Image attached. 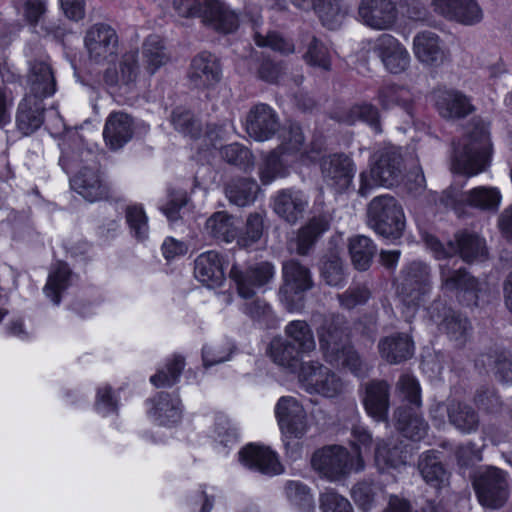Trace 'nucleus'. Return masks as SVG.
<instances>
[{
  "label": "nucleus",
  "instance_id": "1",
  "mask_svg": "<svg viewBox=\"0 0 512 512\" xmlns=\"http://www.w3.org/2000/svg\"><path fill=\"white\" fill-rule=\"evenodd\" d=\"M229 275L237 287L238 295L246 300L242 306L243 313L260 325L269 326L274 321L270 305L263 299H253V297L274 278V265L269 262H260L245 270L234 265Z\"/></svg>",
  "mask_w": 512,
  "mask_h": 512
},
{
  "label": "nucleus",
  "instance_id": "2",
  "mask_svg": "<svg viewBox=\"0 0 512 512\" xmlns=\"http://www.w3.org/2000/svg\"><path fill=\"white\" fill-rule=\"evenodd\" d=\"M33 97H26L20 104L17 113L19 130L29 135L43 123V106L41 98L51 96L56 91V83L50 66L43 61L31 65L28 77Z\"/></svg>",
  "mask_w": 512,
  "mask_h": 512
},
{
  "label": "nucleus",
  "instance_id": "3",
  "mask_svg": "<svg viewBox=\"0 0 512 512\" xmlns=\"http://www.w3.org/2000/svg\"><path fill=\"white\" fill-rule=\"evenodd\" d=\"M491 153L489 129L477 121L455 149L451 169L455 173L474 176L485 170Z\"/></svg>",
  "mask_w": 512,
  "mask_h": 512
},
{
  "label": "nucleus",
  "instance_id": "4",
  "mask_svg": "<svg viewBox=\"0 0 512 512\" xmlns=\"http://www.w3.org/2000/svg\"><path fill=\"white\" fill-rule=\"evenodd\" d=\"M178 16L198 17L202 23L221 33L234 32L239 16L224 0H173Z\"/></svg>",
  "mask_w": 512,
  "mask_h": 512
},
{
  "label": "nucleus",
  "instance_id": "5",
  "mask_svg": "<svg viewBox=\"0 0 512 512\" xmlns=\"http://www.w3.org/2000/svg\"><path fill=\"white\" fill-rule=\"evenodd\" d=\"M368 225L384 238H399L405 228L402 206L390 195L373 198L367 209Z\"/></svg>",
  "mask_w": 512,
  "mask_h": 512
},
{
  "label": "nucleus",
  "instance_id": "6",
  "mask_svg": "<svg viewBox=\"0 0 512 512\" xmlns=\"http://www.w3.org/2000/svg\"><path fill=\"white\" fill-rule=\"evenodd\" d=\"M426 247L436 259H444L459 254L466 262L481 261L487 256L486 243L479 235L462 232L455 236V242L449 241L446 245L433 235H426Z\"/></svg>",
  "mask_w": 512,
  "mask_h": 512
},
{
  "label": "nucleus",
  "instance_id": "7",
  "mask_svg": "<svg viewBox=\"0 0 512 512\" xmlns=\"http://www.w3.org/2000/svg\"><path fill=\"white\" fill-rule=\"evenodd\" d=\"M299 382L309 394L334 398L344 392L345 383L339 375L327 366L314 361L303 363L300 367Z\"/></svg>",
  "mask_w": 512,
  "mask_h": 512
},
{
  "label": "nucleus",
  "instance_id": "8",
  "mask_svg": "<svg viewBox=\"0 0 512 512\" xmlns=\"http://www.w3.org/2000/svg\"><path fill=\"white\" fill-rule=\"evenodd\" d=\"M311 463L315 470L331 480L364 468L360 450H316Z\"/></svg>",
  "mask_w": 512,
  "mask_h": 512
},
{
  "label": "nucleus",
  "instance_id": "9",
  "mask_svg": "<svg viewBox=\"0 0 512 512\" xmlns=\"http://www.w3.org/2000/svg\"><path fill=\"white\" fill-rule=\"evenodd\" d=\"M283 285L279 297L290 312L303 308V293L312 287L310 271L296 260H289L282 267Z\"/></svg>",
  "mask_w": 512,
  "mask_h": 512
},
{
  "label": "nucleus",
  "instance_id": "10",
  "mask_svg": "<svg viewBox=\"0 0 512 512\" xmlns=\"http://www.w3.org/2000/svg\"><path fill=\"white\" fill-rule=\"evenodd\" d=\"M430 268L422 262L414 261L401 271L398 292L408 308H417L431 292Z\"/></svg>",
  "mask_w": 512,
  "mask_h": 512
},
{
  "label": "nucleus",
  "instance_id": "11",
  "mask_svg": "<svg viewBox=\"0 0 512 512\" xmlns=\"http://www.w3.org/2000/svg\"><path fill=\"white\" fill-rule=\"evenodd\" d=\"M502 196L495 187L479 186L467 192L456 187H449L443 192L441 201L447 207L460 212L465 206L482 211H496L501 203Z\"/></svg>",
  "mask_w": 512,
  "mask_h": 512
},
{
  "label": "nucleus",
  "instance_id": "12",
  "mask_svg": "<svg viewBox=\"0 0 512 512\" xmlns=\"http://www.w3.org/2000/svg\"><path fill=\"white\" fill-rule=\"evenodd\" d=\"M402 174V159L400 154L392 149L381 153L376 164L370 172L360 174L359 194L367 196L370 190L377 185L393 186Z\"/></svg>",
  "mask_w": 512,
  "mask_h": 512
},
{
  "label": "nucleus",
  "instance_id": "13",
  "mask_svg": "<svg viewBox=\"0 0 512 512\" xmlns=\"http://www.w3.org/2000/svg\"><path fill=\"white\" fill-rule=\"evenodd\" d=\"M473 485L479 502L485 507L496 509L507 500V476L498 468L486 467L479 470Z\"/></svg>",
  "mask_w": 512,
  "mask_h": 512
},
{
  "label": "nucleus",
  "instance_id": "14",
  "mask_svg": "<svg viewBox=\"0 0 512 512\" xmlns=\"http://www.w3.org/2000/svg\"><path fill=\"white\" fill-rule=\"evenodd\" d=\"M84 44L90 60L96 63L112 61L119 52V37L108 24L92 25L85 34Z\"/></svg>",
  "mask_w": 512,
  "mask_h": 512
},
{
  "label": "nucleus",
  "instance_id": "15",
  "mask_svg": "<svg viewBox=\"0 0 512 512\" xmlns=\"http://www.w3.org/2000/svg\"><path fill=\"white\" fill-rule=\"evenodd\" d=\"M275 416L285 439H301L308 432L307 414L292 396H282L275 405Z\"/></svg>",
  "mask_w": 512,
  "mask_h": 512
},
{
  "label": "nucleus",
  "instance_id": "16",
  "mask_svg": "<svg viewBox=\"0 0 512 512\" xmlns=\"http://www.w3.org/2000/svg\"><path fill=\"white\" fill-rule=\"evenodd\" d=\"M349 329L341 316H331L318 329L320 349L327 362H337L340 353L350 346Z\"/></svg>",
  "mask_w": 512,
  "mask_h": 512
},
{
  "label": "nucleus",
  "instance_id": "17",
  "mask_svg": "<svg viewBox=\"0 0 512 512\" xmlns=\"http://www.w3.org/2000/svg\"><path fill=\"white\" fill-rule=\"evenodd\" d=\"M372 51L381 60L385 69L392 74H400L410 65V54L406 47L394 36L381 34L372 44Z\"/></svg>",
  "mask_w": 512,
  "mask_h": 512
},
{
  "label": "nucleus",
  "instance_id": "18",
  "mask_svg": "<svg viewBox=\"0 0 512 512\" xmlns=\"http://www.w3.org/2000/svg\"><path fill=\"white\" fill-rule=\"evenodd\" d=\"M321 171L325 183L336 193H342L351 187L356 170L348 156L331 154L322 158Z\"/></svg>",
  "mask_w": 512,
  "mask_h": 512
},
{
  "label": "nucleus",
  "instance_id": "19",
  "mask_svg": "<svg viewBox=\"0 0 512 512\" xmlns=\"http://www.w3.org/2000/svg\"><path fill=\"white\" fill-rule=\"evenodd\" d=\"M361 22L374 30H389L397 22L398 10L392 0H361L358 7Z\"/></svg>",
  "mask_w": 512,
  "mask_h": 512
},
{
  "label": "nucleus",
  "instance_id": "20",
  "mask_svg": "<svg viewBox=\"0 0 512 512\" xmlns=\"http://www.w3.org/2000/svg\"><path fill=\"white\" fill-rule=\"evenodd\" d=\"M441 287L445 291H456L466 305H477L478 282L462 268H453L448 263L440 265Z\"/></svg>",
  "mask_w": 512,
  "mask_h": 512
},
{
  "label": "nucleus",
  "instance_id": "21",
  "mask_svg": "<svg viewBox=\"0 0 512 512\" xmlns=\"http://www.w3.org/2000/svg\"><path fill=\"white\" fill-rule=\"evenodd\" d=\"M416 59L430 67H439L449 59V50L444 41L432 31H421L413 38Z\"/></svg>",
  "mask_w": 512,
  "mask_h": 512
},
{
  "label": "nucleus",
  "instance_id": "22",
  "mask_svg": "<svg viewBox=\"0 0 512 512\" xmlns=\"http://www.w3.org/2000/svg\"><path fill=\"white\" fill-rule=\"evenodd\" d=\"M430 319L436 323L440 329L446 332L451 340L464 342L470 324L466 317L455 313L447 308L445 303L438 300L434 301L427 309Z\"/></svg>",
  "mask_w": 512,
  "mask_h": 512
},
{
  "label": "nucleus",
  "instance_id": "23",
  "mask_svg": "<svg viewBox=\"0 0 512 512\" xmlns=\"http://www.w3.org/2000/svg\"><path fill=\"white\" fill-rule=\"evenodd\" d=\"M362 403L366 413L377 422H386L390 408V385L385 380H371L363 385Z\"/></svg>",
  "mask_w": 512,
  "mask_h": 512
},
{
  "label": "nucleus",
  "instance_id": "24",
  "mask_svg": "<svg viewBox=\"0 0 512 512\" xmlns=\"http://www.w3.org/2000/svg\"><path fill=\"white\" fill-rule=\"evenodd\" d=\"M279 122L275 111L266 104H257L246 117V131L256 141L270 139L278 130Z\"/></svg>",
  "mask_w": 512,
  "mask_h": 512
},
{
  "label": "nucleus",
  "instance_id": "25",
  "mask_svg": "<svg viewBox=\"0 0 512 512\" xmlns=\"http://www.w3.org/2000/svg\"><path fill=\"white\" fill-rule=\"evenodd\" d=\"M432 5L436 13L465 25H474L483 18L475 0H433Z\"/></svg>",
  "mask_w": 512,
  "mask_h": 512
},
{
  "label": "nucleus",
  "instance_id": "26",
  "mask_svg": "<svg viewBox=\"0 0 512 512\" xmlns=\"http://www.w3.org/2000/svg\"><path fill=\"white\" fill-rule=\"evenodd\" d=\"M140 74L138 64V52L130 51L125 53L119 67H108L103 74V82L108 87L126 88L130 90L134 87Z\"/></svg>",
  "mask_w": 512,
  "mask_h": 512
},
{
  "label": "nucleus",
  "instance_id": "27",
  "mask_svg": "<svg viewBox=\"0 0 512 512\" xmlns=\"http://www.w3.org/2000/svg\"><path fill=\"white\" fill-rule=\"evenodd\" d=\"M189 80L199 89L210 88L221 78V69L217 58L207 52L196 55L190 65Z\"/></svg>",
  "mask_w": 512,
  "mask_h": 512
},
{
  "label": "nucleus",
  "instance_id": "28",
  "mask_svg": "<svg viewBox=\"0 0 512 512\" xmlns=\"http://www.w3.org/2000/svg\"><path fill=\"white\" fill-rule=\"evenodd\" d=\"M134 134L133 118L122 111L112 112L106 119L103 137L106 145L118 150L128 143Z\"/></svg>",
  "mask_w": 512,
  "mask_h": 512
},
{
  "label": "nucleus",
  "instance_id": "29",
  "mask_svg": "<svg viewBox=\"0 0 512 512\" xmlns=\"http://www.w3.org/2000/svg\"><path fill=\"white\" fill-rule=\"evenodd\" d=\"M73 190L89 202H95L107 197L108 188L102 181L98 170L85 167L81 169L71 180Z\"/></svg>",
  "mask_w": 512,
  "mask_h": 512
},
{
  "label": "nucleus",
  "instance_id": "30",
  "mask_svg": "<svg viewBox=\"0 0 512 512\" xmlns=\"http://www.w3.org/2000/svg\"><path fill=\"white\" fill-rule=\"evenodd\" d=\"M194 275L209 288L219 287L225 279L220 254L213 250L200 254L195 259Z\"/></svg>",
  "mask_w": 512,
  "mask_h": 512
},
{
  "label": "nucleus",
  "instance_id": "31",
  "mask_svg": "<svg viewBox=\"0 0 512 512\" xmlns=\"http://www.w3.org/2000/svg\"><path fill=\"white\" fill-rule=\"evenodd\" d=\"M307 205L308 198L298 190H281L274 198V211L292 224L303 217Z\"/></svg>",
  "mask_w": 512,
  "mask_h": 512
},
{
  "label": "nucleus",
  "instance_id": "32",
  "mask_svg": "<svg viewBox=\"0 0 512 512\" xmlns=\"http://www.w3.org/2000/svg\"><path fill=\"white\" fill-rule=\"evenodd\" d=\"M149 415L159 425L172 426L177 424L182 417V406L179 397L168 393H159L152 400Z\"/></svg>",
  "mask_w": 512,
  "mask_h": 512
},
{
  "label": "nucleus",
  "instance_id": "33",
  "mask_svg": "<svg viewBox=\"0 0 512 512\" xmlns=\"http://www.w3.org/2000/svg\"><path fill=\"white\" fill-rule=\"evenodd\" d=\"M378 350L386 362L398 364L412 357L414 345L407 334L398 333L381 339Z\"/></svg>",
  "mask_w": 512,
  "mask_h": 512
},
{
  "label": "nucleus",
  "instance_id": "34",
  "mask_svg": "<svg viewBox=\"0 0 512 512\" xmlns=\"http://www.w3.org/2000/svg\"><path fill=\"white\" fill-rule=\"evenodd\" d=\"M439 114L446 119H456L467 116L473 111L470 100L456 90L440 91L436 98Z\"/></svg>",
  "mask_w": 512,
  "mask_h": 512
},
{
  "label": "nucleus",
  "instance_id": "35",
  "mask_svg": "<svg viewBox=\"0 0 512 512\" xmlns=\"http://www.w3.org/2000/svg\"><path fill=\"white\" fill-rule=\"evenodd\" d=\"M238 456L239 461L249 469L269 475L283 472V465L273 450H240Z\"/></svg>",
  "mask_w": 512,
  "mask_h": 512
},
{
  "label": "nucleus",
  "instance_id": "36",
  "mask_svg": "<svg viewBox=\"0 0 512 512\" xmlns=\"http://www.w3.org/2000/svg\"><path fill=\"white\" fill-rule=\"evenodd\" d=\"M268 354L275 364L290 371H295L304 357L291 342L282 337L272 339Z\"/></svg>",
  "mask_w": 512,
  "mask_h": 512
},
{
  "label": "nucleus",
  "instance_id": "37",
  "mask_svg": "<svg viewBox=\"0 0 512 512\" xmlns=\"http://www.w3.org/2000/svg\"><path fill=\"white\" fill-rule=\"evenodd\" d=\"M378 102L383 109L399 107L407 114L412 115L414 93L404 86L388 85L378 92Z\"/></svg>",
  "mask_w": 512,
  "mask_h": 512
},
{
  "label": "nucleus",
  "instance_id": "38",
  "mask_svg": "<svg viewBox=\"0 0 512 512\" xmlns=\"http://www.w3.org/2000/svg\"><path fill=\"white\" fill-rule=\"evenodd\" d=\"M287 340L304 356L309 355L316 348L314 334L307 322L294 320L284 329Z\"/></svg>",
  "mask_w": 512,
  "mask_h": 512
},
{
  "label": "nucleus",
  "instance_id": "39",
  "mask_svg": "<svg viewBox=\"0 0 512 512\" xmlns=\"http://www.w3.org/2000/svg\"><path fill=\"white\" fill-rule=\"evenodd\" d=\"M258 191L257 182L246 178L233 179L225 187V194L229 202L239 207L252 204Z\"/></svg>",
  "mask_w": 512,
  "mask_h": 512
},
{
  "label": "nucleus",
  "instance_id": "40",
  "mask_svg": "<svg viewBox=\"0 0 512 512\" xmlns=\"http://www.w3.org/2000/svg\"><path fill=\"white\" fill-rule=\"evenodd\" d=\"M348 10L344 0H316L313 8L322 24L331 30L340 26Z\"/></svg>",
  "mask_w": 512,
  "mask_h": 512
},
{
  "label": "nucleus",
  "instance_id": "41",
  "mask_svg": "<svg viewBox=\"0 0 512 512\" xmlns=\"http://www.w3.org/2000/svg\"><path fill=\"white\" fill-rule=\"evenodd\" d=\"M205 228L210 236L226 243L232 242L238 235L235 219L224 211L216 212L209 217Z\"/></svg>",
  "mask_w": 512,
  "mask_h": 512
},
{
  "label": "nucleus",
  "instance_id": "42",
  "mask_svg": "<svg viewBox=\"0 0 512 512\" xmlns=\"http://www.w3.org/2000/svg\"><path fill=\"white\" fill-rule=\"evenodd\" d=\"M397 428L406 438L420 441L428 432V424L421 415L399 408L395 411Z\"/></svg>",
  "mask_w": 512,
  "mask_h": 512
},
{
  "label": "nucleus",
  "instance_id": "43",
  "mask_svg": "<svg viewBox=\"0 0 512 512\" xmlns=\"http://www.w3.org/2000/svg\"><path fill=\"white\" fill-rule=\"evenodd\" d=\"M447 415L450 423L463 433H470L478 427V416L467 404L449 401Z\"/></svg>",
  "mask_w": 512,
  "mask_h": 512
},
{
  "label": "nucleus",
  "instance_id": "44",
  "mask_svg": "<svg viewBox=\"0 0 512 512\" xmlns=\"http://www.w3.org/2000/svg\"><path fill=\"white\" fill-rule=\"evenodd\" d=\"M375 245L372 240L363 235H357L349 240V253L354 267L365 271L370 267L375 254Z\"/></svg>",
  "mask_w": 512,
  "mask_h": 512
},
{
  "label": "nucleus",
  "instance_id": "45",
  "mask_svg": "<svg viewBox=\"0 0 512 512\" xmlns=\"http://www.w3.org/2000/svg\"><path fill=\"white\" fill-rule=\"evenodd\" d=\"M70 277L71 271L67 264L58 262L52 267L43 291L54 304L60 303V294L69 286Z\"/></svg>",
  "mask_w": 512,
  "mask_h": 512
},
{
  "label": "nucleus",
  "instance_id": "46",
  "mask_svg": "<svg viewBox=\"0 0 512 512\" xmlns=\"http://www.w3.org/2000/svg\"><path fill=\"white\" fill-rule=\"evenodd\" d=\"M142 54L146 63V70L153 75L161 66L168 61L163 40L158 35H150L146 38L142 47Z\"/></svg>",
  "mask_w": 512,
  "mask_h": 512
},
{
  "label": "nucleus",
  "instance_id": "47",
  "mask_svg": "<svg viewBox=\"0 0 512 512\" xmlns=\"http://www.w3.org/2000/svg\"><path fill=\"white\" fill-rule=\"evenodd\" d=\"M345 123L353 125L357 122L367 124L375 133L381 132L380 115L376 106L371 103H359L353 105L346 113Z\"/></svg>",
  "mask_w": 512,
  "mask_h": 512
},
{
  "label": "nucleus",
  "instance_id": "48",
  "mask_svg": "<svg viewBox=\"0 0 512 512\" xmlns=\"http://www.w3.org/2000/svg\"><path fill=\"white\" fill-rule=\"evenodd\" d=\"M184 366V358L181 355H173L156 374L151 376L150 381L157 388L170 387L177 383Z\"/></svg>",
  "mask_w": 512,
  "mask_h": 512
},
{
  "label": "nucleus",
  "instance_id": "49",
  "mask_svg": "<svg viewBox=\"0 0 512 512\" xmlns=\"http://www.w3.org/2000/svg\"><path fill=\"white\" fill-rule=\"evenodd\" d=\"M328 223L324 218H314L305 225L298 233L296 238V251L298 254L305 255L313 246L317 238L327 230Z\"/></svg>",
  "mask_w": 512,
  "mask_h": 512
},
{
  "label": "nucleus",
  "instance_id": "50",
  "mask_svg": "<svg viewBox=\"0 0 512 512\" xmlns=\"http://www.w3.org/2000/svg\"><path fill=\"white\" fill-rule=\"evenodd\" d=\"M419 470L424 480L435 488L444 486L448 481V473L428 451L423 453L421 457Z\"/></svg>",
  "mask_w": 512,
  "mask_h": 512
},
{
  "label": "nucleus",
  "instance_id": "51",
  "mask_svg": "<svg viewBox=\"0 0 512 512\" xmlns=\"http://www.w3.org/2000/svg\"><path fill=\"white\" fill-rule=\"evenodd\" d=\"M258 175L264 185H268L275 179L286 175L285 167L278 152L273 151L263 157L258 167Z\"/></svg>",
  "mask_w": 512,
  "mask_h": 512
},
{
  "label": "nucleus",
  "instance_id": "52",
  "mask_svg": "<svg viewBox=\"0 0 512 512\" xmlns=\"http://www.w3.org/2000/svg\"><path fill=\"white\" fill-rule=\"evenodd\" d=\"M330 363L349 370L359 378L366 377L371 369V366L360 357L351 345L340 353L337 362Z\"/></svg>",
  "mask_w": 512,
  "mask_h": 512
},
{
  "label": "nucleus",
  "instance_id": "53",
  "mask_svg": "<svg viewBox=\"0 0 512 512\" xmlns=\"http://www.w3.org/2000/svg\"><path fill=\"white\" fill-rule=\"evenodd\" d=\"M211 437L223 446L235 445L238 438V431L230 424L229 418L222 414H216L212 426Z\"/></svg>",
  "mask_w": 512,
  "mask_h": 512
},
{
  "label": "nucleus",
  "instance_id": "54",
  "mask_svg": "<svg viewBox=\"0 0 512 512\" xmlns=\"http://www.w3.org/2000/svg\"><path fill=\"white\" fill-rule=\"evenodd\" d=\"M304 59L309 65L325 71L331 67V57L327 46L315 37L311 38Z\"/></svg>",
  "mask_w": 512,
  "mask_h": 512
},
{
  "label": "nucleus",
  "instance_id": "55",
  "mask_svg": "<svg viewBox=\"0 0 512 512\" xmlns=\"http://www.w3.org/2000/svg\"><path fill=\"white\" fill-rule=\"evenodd\" d=\"M254 40L259 47H268L281 54L288 55L295 51L294 44L276 32L263 34L261 31L255 30Z\"/></svg>",
  "mask_w": 512,
  "mask_h": 512
},
{
  "label": "nucleus",
  "instance_id": "56",
  "mask_svg": "<svg viewBox=\"0 0 512 512\" xmlns=\"http://www.w3.org/2000/svg\"><path fill=\"white\" fill-rule=\"evenodd\" d=\"M232 351L233 345L228 340L207 344L202 349L203 363L208 367L227 361Z\"/></svg>",
  "mask_w": 512,
  "mask_h": 512
},
{
  "label": "nucleus",
  "instance_id": "57",
  "mask_svg": "<svg viewBox=\"0 0 512 512\" xmlns=\"http://www.w3.org/2000/svg\"><path fill=\"white\" fill-rule=\"evenodd\" d=\"M14 4L24 19L30 25L36 26L47 11L48 0H14Z\"/></svg>",
  "mask_w": 512,
  "mask_h": 512
},
{
  "label": "nucleus",
  "instance_id": "58",
  "mask_svg": "<svg viewBox=\"0 0 512 512\" xmlns=\"http://www.w3.org/2000/svg\"><path fill=\"white\" fill-rule=\"evenodd\" d=\"M285 492L289 501L301 508L310 510L313 508V498L307 486L297 481H289L285 486Z\"/></svg>",
  "mask_w": 512,
  "mask_h": 512
},
{
  "label": "nucleus",
  "instance_id": "59",
  "mask_svg": "<svg viewBox=\"0 0 512 512\" xmlns=\"http://www.w3.org/2000/svg\"><path fill=\"white\" fill-rule=\"evenodd\" d=\"M220 155L228 163L242 167L244 170L251 168V152L238 143H232L220 148Z\"/></svg>",
  "mask_w": 512,
  "mask_h": 512
},
{
  "label": "nucleus",
  "instance_id": "60",
  "mask_svg": "<svg viewBox=\"0 0 512 512\" xmlns=\"http://www.w3.org/2000/svg\"><path fill=\"white\" fill-rule=\"evenodd\" d=\"M408 450H376L375 463L379 470L398 469L406 463Z\"/></svg>",
  "mask_w": 512,
  "mask_h": 512
},
{
  "label": "nucleus",
  "instance_id": "61",
  "mask_svg": "<svg viewBox=\"0 0 512 512\" xmlns=\"http://www.w3.org/2000/svg\"><path fill=\"white\" fill-rule=\"evenodd\" d=\"M127 223L133 235L139 240H145L148 237L147 216L140 206H130L126 211Z\"/></svg>",
  "mask_w": 512,
  "mask_h": 512
},
{
  "label": "nucleus",
  "instance_id": "62",
  "mask_svg": "<svg viewBox=\"0 0 512 512\" xmlns=\"http://www.w3.org/2000/svg\"><path fill=\"white\" fill-rule=\"evenodd\" d=\"M172 124L179 132L189 135L192 138H196L200 132V125L196 119H194L192 113L187 110L177 108L172 114Z\"/></svg>",
  "mask_w": 512,
  "mask_h": 512
},
{
  "label": "nucleus",
  "instance_id": "63",
  "mask_svg": "<svg viewBox=\"0 0 512 512\" xmlns=\"http://www.w3.org/2000/svg\"><path fill=\"white\" fill-rule=\"evenodd\" d=\"M280 137V152L282 154L300 151L304 142V136L300 126L294 123L284 127Z\"/></svg>",
  "mask_w": 512,
  "mask_h": 512
},
{
  "label": "nucleus",
  "instance_id": "64",
  "mask_svg": "<svg viewBox=\"0 0 512 512\" xmlns=\"http://www.w3.org/2000/svg\"><path fill=\"white\" fill-rule=\"evenodd\" d=\"M370 295V290L365 285H357L349 287L345 292L339 294L338 300L342 308L351 310L367 303Z\"/></svg>",
  "mask_w": 512,
  "mask_h": 512
}]
</instances>
